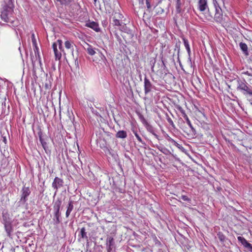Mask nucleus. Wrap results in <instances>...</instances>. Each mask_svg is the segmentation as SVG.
Segmentation results:
<instances>
[{
  "mask_svg": "<svg viewBox=\"0 0 252 252\" xmlns=\"http://www.w3.org/2000/svg\"><path fill=\"white\" fill-rule=\"evenodd\" d=\"M59 48L61 50H62L63 48L62 44H61V45H59Z\"/></svg>",
  "mask_w": 252,
  "mask_h": 252,
  "instance_id": "obj_49",
  "label": "nucleus"
},
{
  "mask_svg": "<svg viewBox=\"0 0 252 252\" xmlns=\"http://www.w3.org/2000/svg\"><path fill=\"white\" fill-rule=\"evenodd\" d=\"M189 61L191 62V60H190V58H189Z\"/></svg>",
  "mask_w": 252,
  "mask_h": 252,
  "instance_id": "obj_56",
  "label": "nucleus"
},
{
  "mask_svg": "<svg viewBox=\"0 0 252 252\" xmlns=\"http://www.w3.org/2000/svg\"><path fill=\"white\" fill-rule=\"evenodd\" d=\"M182 117L184 119V120L187 122V124L189 126H192L190 121H189L187 115L186 114H183V115L182 116Z\"/></svg>",
  "mask_w": 252,
  "mask_h": 252,
  "instance_id": "obj_30",
  "label": "nucleus"
},
{
  "mask_svg": "<svg viewBox=\"0 0 252 252\" xmlns=\"http://www.w3.org/2000/svg\"><path fill=\"white\" fill-rule=\"evenodd\" d=\"M126 132L124 130L119 131L116 134V137L118 138H125L126 137Z\"/></svg>",
  "mask_w": 252,
  "mask_h": 252,
  "instance_id": "obj_23",
  "label": "nucleus"
},
{
  "mask_svg": "<svg viewBox=\"0 0 252 252\" xmlns=\"http://www.w3.org/2000/svg\"><path fill=\"white\" fill-rule=\"evenodd\" d=\"M71 211H72L69 210L66 211L65 216L66 218H68L69 216L70 213H71Z\"/></svg>",
  "mask_w": 252,
  "mask_h": 252,
  "instance_id": "obj_45",
  "label": "nucleus"
},
{
  "mask_svg": "<svg viewBox=\"0 0 252 252\" xmlns=\"http://www.w3.org/2000/svg\"><path fill=\"white\" fill-rule=\"evenodd\" d=\"M100 149L103 150L106 155L110 156L112 157H115V153H114V151L110 149L109 147L106 146L104 144H100Z\"/></svg>",
  "mask_w": 252,
  "mask_h": 252,
  "instance_id": "obj_11",
  "label": "nucleus"
},
{
  "mask_svg": "<svg viewBox=\"0 0 252 252\" xmlns=\"http://www.w3.org/2000/svg\"><path fill=\"white\" fill-rule=\"evenodd\" d=\"M162 63L164 65V61H163L162 60Z\"/></svg>",
  "mask_w": 252,
  "mask_h": 252,
  "instance_id": "obj_52",
  "label": "nucleus"
},
{
  "mask_svg": "<svg viewBox=\"0 0 252 252\" xmlns=\"http://www.w3.org/2000/svg\"><path fill=\"white\" fill-rule=\"evenodd\" d=\"M63 186V180L58 177H55L52 183V187L55 189V193H57L59 189Z\"/></svg>",
  "mask_w": 252,
  "mask_h": 252,
  "instance_id": "obj_8",
  "label": "nucleus"
},
{
  "mask_svg": "<svg viewBox=\"0 0 252 252\" xmlns=\"http://www.w3.org/2000/svg\"><path fill=\"white\" fill-rule=\"evenodd\" d=\"M183 40L184 41V45L188 51V53L189 56H190V49L189 41H188V39H186L185 38H183Z\"/></svg>",
  "mask_w": 252,
  "mask_h": 252,
  "instance_id": "obj_25",
  "label": "nucleus"
},
{
  "mask_svg": "<svg viewBox=\"0 0 252 252\" xmlns=\"http://www.w3.org/2000/svg\"><path fill=\"white\" fill-rule=\"evenodd\" d=\"M213 2H214V4L216 9V7H217V8L220 7V6H219V5L218 3L217 2V1H216V0H214Z\"/></svg>",
  "mask_w": 252,
  "mask_h": 252,
  "instance_id": "obj_44",
  "label": "nucleus"
},
{
  "mask_svg": "<svg viewBox=\"0 0 252 252\" xmlns=\"http://www.w3.org/2000/svg\"><path fill=\"white\" fill-rule=\"evenodd\" d=\"M150 63H151V64H152V63L153 64L151 66V69H152V70L153 71V68L154 67L155 63H156V60L154 59L153 61V60L151 61Z\"/></svg>",
  "mask_w": 252,
  "mask_h": 252,
  "instance_id": "obj_41",
  "label": "nucleus"
},
{
  "mask_svg": "<svg viewBox=\"0 0 252 252\" xmlns=\"http://www.w3.org/2000/svg\"><path fill=\"white\" fill-rule=\"evenodd\" d=\"M21 200L26 202L27 200V197L31 193L30 189L29 187H23L22 190H21Z\"/></svg>",
  "mask_w": 252,
  "mask_h": 252,
  "instance_id": "obj_10",
  "label": "nucleus"
},
{
  "mask_svg": "<svg viewBox=\"0 0 252 252\" xmlns=\"http://www.w3.org/2000/svg\"><path fill=\"white\" fill-rule=\"evenodd\" d=\"M171 125H173V122H172V121H171Z\"/></svg>",
  "mask_w": 252,
  "mask_h": 252,
  "instance_id": "obj_53",
  "label": "nucleus"
},
{
  "mask_svg": "<svg viewBox=\"0 0 252 252\" xmlns=\"http://www.w3.org/2000/svg\"><path fill=\"white\" fill-rule=\"evenodd\" d=\"M101 24L104 27H106L108 26V22L106 19H105L102 21Z\"/></svg>",
  "mask_w": 252,
  "mask_h": 252,
  "instance_id": "obj_37",
  "label": "nucleus"
},
{
  "mask_svg": "<svg viewBox=\"0 0 252 252\" xmlns=\"http://www.w3.org/2000/svg\"><path fill=\"white\" fill-rule=\"evenodd\" d=\"M239 46L241 50L243 51V53L246 55H249V52L248 50V46L247 45L243 42H240L239 44Z\"/></svg>",
  "mask_w": 252,
  "mask_h": 252,
  "instance_id": "obj_19",
  "label": "nucleus"
},
{
  "mask_svg": "<svg viewBox=\"0 0 252 252\" xmlns=\"http://www.w3.org/2000/svg\"><path fill=\"white\" fill-rule=\"evenodd\" d=\"M123 17L122 14L120 13H115L113 17L110 18V24L109 25V30L111 33V31H114L117 29L119 30L123 22H121L120 19Z\"/></svg>",
  "mask_w": 252,
  "mask_h": 252,
  "instance_id": "obj_4",
  "label": "nucleus"
},
{
  "mask_svg": "<svg viewBox=\"0 0 252 252\" xmlns=\"http://www.w3.org/2000/svg\"><path fill=\"white\" fill-rule=\"evenodd\" d=\"M70 121L72 123V124L74 126H75V125H76V123L74 122V118H73V121H71V120H70Z\"/></svg>",
  "mask_w": 252,
  "mask_h": 252,
  "instance_id": "obj_47",
  "label": "nucleus"
},
{
  "mask_svg": "<svg viewBox=\"0 0 252 252\" xmlns=\"http://www.w3.org/2000/svg\"><path fill=\"white\" fill-rule=\"evenodd\" d=\"M129 29V28L126 26V24L123 23L119 30L122 32H124V33H126V32Z\"/></svg>",
  "mask_w": 252,
  "mask_h": 252,
  "instance_id": "obj_29",
  "label": "nucleus"
},
{
  "mask_svg": "<svg viewBox=\"0 0 252 252\" xmlns=\"http://www.w3.org/2000/svg\"><path fill=\"white\" fill-rule=\"evenodd\" d=\"M163 11H164V10H163V9H162V10H161V12H163Z\"/></svg>",
  "mask_w": 252,
  "mask_h": 252,
  "instance_id": "obj_55",
  "label": "nucleus"
},
{
  "mask_svg": "<svg viewBox=\"0 0 252 252\" xmlns=\"http://www.w3.org/2000/svg\"><path fill=\"white\" fill-rule=\"evenodd\" d=\"M102 55L101 58L103 59V58L105 60H106L105 57L103 55Z\"/></svg>",
  "mask_w": 252,
  "mask_h": 252,
  "instance_id": "obj_50",
  "label": "nucleus"
},
{
  "mask_svg": "<svg viewBox=\"0 0 252 252\" xmlns=\"http://www.w3.org/2000/svg\"><path fill=\"white\" fill-rule=\"evenodd\" d=\"M6 98H4V101L2 103V111L4 113L6 112V108H7V109L9 110V102L7 101V103L6 102Z\"/></svg>",
  "mask_w": 252,
  "mask_h": 252,
  "instance_id": "obj_24",
  "label": "nucleus"
},
{
  "mask_svg": "<svg viewBox=\"0 0 252 252\" xmlns=\"http://www.w3.org/2000/svg\"><path fill=\"white\" fill-rule=\"evenodd\" d=\"M129 29V28L126 26V24L123 23L119 30L122 32H124V33H126V32Z\"/></svg>",
  "mask_w": 252,
  "mask_h": 252,
  "instance_id": "obj_28",
  "label": "nucleus"
},
{
  "mask_svg": "<svg viewBox=\"0 0 252 252\" xmlns=\"http://www.w3.org/2000/svg\"><path fill=\"white\" fill-rule=\"evenodd\" d=\"M94 2H96V0H94Z\"/></svg>",
  "mask_w": 252,
  "mask_h": 252,
  "instance_id": "obj_58",
  "label": "nucleus"
},
{
  "mask_svg": "<svg viewBox=\"0 0 252 252\" xmlns=\"http://www.w3.org/2000/svg\"><path fill=\"white\" fill-rule=\"evenodd\" d=\"M2 5L0 17L4 22L13 23V20L11 18L13 14V9L10 1Z\"/></svg>",
  "mask_w": 252,
  "mask_h": 252,
  "instance_id": "obj_1",
  "label": "nucleus"
},
{
  "mask_svg": "<svg viewBox=\"0 0 252 252\" xmlns=\"http://www.w3.org/2000/svg\"><path fill=\"white\" fill-rule=\"evenodd\" d=\"M242 74H246V75H247L250 76H252V72H250L248 71H246L243 72L242 73Z\"/></svg>",
  "mask_w": 252,
  "mask_h": 252,
  "instance_id": "obj_40",
  "label": "nucleus"
},
{
  "mask_svg": "<svg viewBox=\"0 0 252 252\" xmlns=\"http://www.w3.org/2000/svg\"><path fill=\"white\" fill-rule=\"evenodd\" d=\"M5 229L6 232H7L8 236H10L12 230L11 223H10L9 222H6L5 223Z\"/></svg>",
  "mask_w": 252,
  "mask_h": 252,
  "instance_id": "obj_20",
  "label": "nucleus"
},
{
  "mask_svg": "<svg viewBox=\"0 0 252 252\" xmlns=\"http://www.w3.org/2000/svg\"><path fill=\"white\" fill-rule=\"evenodd\" d=\"M134 133H135V135L136 137H137V140L139 141V142H142V139L140 137V136L137 134V133L136 131H134L133 130Z\"/></svg>",
  "mask_w": 252,
  "mask_h": 252,
  "instance_id": "obj_38",
  "label": "nucleus"
},
{
  "mask_svg": "<svg viewBox=\"0 0 252 252\" xmlns=\"http://www.w3.org/2000/svg\"><path fill=\"white\" fill-rule=\"evenodd\" d=\"M218 235L219 239V240H220L221 242H223V241H224V236H223V234H219Z\"/></svg>",
  "mask_w": 252,
  "mask_h": 252,
  "instance_id": "obj_39",
  "label": "nucleus"
},
{
  "mask_svg": "<svg viewBox=\"0 0 252 252\" xmlns=\"http://www.w3.org/2000/svg\"><path fill=\"white\" fill-rule=\"evenodd\" d=\"M87 51L88 53L91 56L94 55L95 53V51L94 49L92 48L91 45H89L88 48L87 49Z\"/></svg>",
  "mask_w": 252,
  "mask_h": 252,
  "instance_id": "obj_27",
  "label": "nucleus"
},
{
  "mask_svg": "<svg viewBox=\"0 0 252 252\" xmlns=\"http://www.w3.org/2000/svg\"><path fill=\"white\" fill-rule=\"evenodd\" d=\"M73 209V201L72 200H69V203H68L67 210L69 211H72Z\"/></svg>",
  "mask_w": 252,
  "mask_h": 252,
  "instance_id": "obj_31",
  "label": "nucleus"
},
{
  "mask_svg": "<svg viewBox=\"0 0 252 252\" xmlns=\"http://www.w3.org/2000/svg\"><path fill=\"white\" fill-rule=\"evenodd\" d=\"M57 1H59L61 4H68L70 3L72 0H57Z\"/></svg>",
  "mask_w": 252,
  "mask_h": 252,
  "instance_id": "obj_32",
  "label": "nucleus"
},
{
  "mask_svg": "<svg viewBox=\"0 0 252 252\" xmlns=\"http://www.w3.org/2000/svg\"><path fill=\"white\" fill-rule=\"evenodd\" d=\"M57 42L58 43V45H61V44H62V41L60 39H58L57 40Z\"/></svg>",
  "mask_w": 252,
  "mask_h": 252,
  "instance_id": "obj_46",
  "label": "nucleus"
},
{
  "mask_svg": "<svg viewBox=\"0 0 252 252\" xmlns=\"http://www.w3.org/2000/svg\"><path fill=\"white\" fill-rule=\"evenodd\" d=\"M64 44H65V47L67 49H70L71 47V44L70 42L68 40L66 41L64 43Z\"/></svg>",
  "mask_w": 252,
  "mask_h": 252,
  "instance_id": "obj_36",
  "label": "nucleus"
},
{
  "mask_svg": "<svg viewBox=\"0 0 252 252\" xmlns=\"http://www.w3.org/2000/svg\"><path fill=\"white\" fill-rule=\"evenodd\" d=\"M180 49L178 48V53H179Z\"/></svg>",
  "mask_w": 252,
  "mask_h": 252,
  "instance_id": "obj_54",
  "label": "nucleus"
},
{
  "mask_svg": "<svg viewBox=\"0 0 252 252\" xmlns=\"http://www.w3.org/2000/svg\"><path fill=\"white\" fill-rule=\"evenodd\" d=\"M176 1V12L177 14L182 15L184 10L181 8V0H175Z\"/></svg>",
  "mask_w": 252,
  "mask_h": 252,
  "instance_id": "obj_17",
  "label": "nucleus"
},
{
  "mask_svg": "<svg viewBox=\"0 0 252 252\" xmlns=\"http://www.w3.org/2000/svg\"><path fill=\"white\" fill-rule=\"evenodd\" d=\"M52 47L53 48V50L54 52L55 59L56 60H60L61 58L62 54L61 53L60 51H59L57 49V43L54 42L52 45Z\"/></svg>",
  "mask_w": 252,
  "mask_h": 252,
  "instance_id": "obj_15",
  "label": "nucleus"
},
{
  "mask_svg": "<svg viewBox=\"0 0 252 252\" xmlns=\"http://www.w3.org/2000/svg\"><path fill=\"white\" fill-rule=\"evenodd\" d=\"M139 3H141L142 4H144V0H139Z\"/></svg>",
  "mask_w": 252,
  "mask_h": 252,
  "instance_id": "obj_48",
  "label": "nucleus"
},
{
  "mask_svg": "<svg viewBox=\"0 0 252 252\" xmlns=\"http://www.w3.org/2000/svg\"><path fill=\"white\" fill-rule=\"evenodd\" d=\"M181 198L183 200H184L185 201H187L189 203H190L191 201L190 198L185 195H181Z\"/></svg>",
  "mask_w": 252,
  "mask_h": 252,
  "instance_id": "obj_34",
  "label": "nucleus"
},
{
  "mask_svg": "<svg viewBox=\"0 0 252 252\" xmlns=\"http://www.w3.org/2000/svg\"><path fill=\"white\" fill-rule=\"evenodd\" d=\"M38 135H39V141L41 142L42 147L43 148L44 150L47 151L49 148L48 144L49 143V141L51 140V137L49 133V128H41V127H39L38 128Z\"/></svg>",
  "mask_w": 252,
  "mask_h": 252,
  "instance_id": "obj_2",
  "label": "nucleus"
},
{
  "mask_svg": "<svg viewBox=\"0 0 252 252\" xmlns=\"http://www.w3.org/2000/svg\"><path fill=\"white\" fill-rule=\"evenodd\" d=\"M237 89L240 91L244 95L252 97V87L248 84L245 79L241 80L238 78Z\"/></svg>",
  "mask_w": 252,
  "mask_h": 252,
  "instance_id": "obj_3",
  "label": "nucleus"
},
{
  "mask_svg": "<svg viewBox=\"0 0 252 252\" xmlns=\"http://www.w3.org/2000/svg\"><path fill=\"white\" fill-rule=\"evenodd\" d=\"M198 5L199 10L201 12L208 9L207 0H199Z\"/></svg>",
  "mask_w": 252,
  "mask_h": 252,
  "instance_id": "obj_13",
  "label": "nucleus"
},
{
  "mask_svg": "<svg viewBox=\"0 0 252 252\" xmlns=\"http://www.w3.org/2000/svg\"><path fill=\"white\" fill-rule=\"evenodd\" d=\"M0 121H1V120L0 119Z\"/></svg>",
  "mask_w": 252,
  "mask_h": 252,
  "instance_id": "obj_60",
  "label": "nucleus"
},
{
  "mask_svg": "<svg viewBox=\"0 0 252 252\" xmlns=\"http://www.w3.org/2000/svg\"><path fill=\"white\" fill-rule=\"evenodd\" d=\"M156 88L150 81L147 78V77L144 78V91L145 94H147L152 91L153 89H155Z\"/></svg>",
  "mask_w": 252,
  "mask_h": 252,
  "instance_id": "obj_7",
  "label": "nucleus"
},
{
  "mask_svg": "<svg viewBox=\"0 0 252 252\" xmlns=\"http://www.w3.org/2000/svg\"><path fill=\"white\" fill-rule=\"evenodd\" d=\"M191 129H193V127H190Z\"/></svg>",
  "mask_w": 252,
  "mask_h": 252,
  "instance_id": "obj_57",
  "label": "nucleus"
},
{
  "mask_svg": "<svg viewBox=\"0 0 252 252\" xmlns=\"http://www.w3.org/2000/svg\"><path fill=\"white\" fill-rule=\"evenodd\" d=\"M222 11L220 7H216L214 19L217 22L221 23L222 21Z\"/></svg>",
  "mask_w": 252,
  "mask_h": 252,
  "instance_id": "obj_12",
  "label": "nucleus"
},
{
  "mask_svg": "<svg viewBox=\"0 0 252 252\" xmlns=\"http://www.w3.org/2000/svg\"><path fill=\"white\" fill-rule=\"evenodd\" d=\"M238 241L240 242L245 248H247L250 252H252V245L249 243L246 239L243 237L239 236L237 237Z\"/></svg>",
  "mask_w": 252,
  "mask_h": 252,
  "instance_id": "obj_9",
  "label": "nucleus"
},
{
  "mask_svg": "<svg viewBox=\"0 0 252 252\" xmlns=\"http://www.w3.org/2000/svg\"><path fill=\"white\" fill-rule=\"evenodd\" d=\"M146 3L147 8L148 9H150L151 7L150 0H146Z\"/></svg>",
  "mask_w": 252,
  "mask_h": 252,
  "instance_id": "obj_42",
  "label": "nucleus"
},
{
  "mask_svg": "<svg viewBox=\"0 0 252 252\" xmlns=\"http://www.w3.org/2000/svg\"><path fill=\"white\" fill-rule=\"evenodd\" d=\"M32 45L33 46V50L35 53V55L36 58H37L39 60V62L40 64L41 63V58L39 55V48L37 46L36 40L34 36V34L32 33Z\"/></svg>",
  "mask_w": 252,
  "mask_h": 252,
  "instance_id": "obj_6",
  "label": "nucleus"
},
{
  "mask_svg": "<svg viewBox=\"0 0 252 252\" xmlns=\"http://www.w3.org/2000/svg\"><path fill=\"white\" fill-rule=\"evenodd\" d=\"M151 128H152V127H147V129L149 130H151Z\"/></svg>",
  "mask_w": 252,
  "mask_h": 252,
  "instance_id": "obj_51",
  "label": "nucleus"
},
{
  "mask_svg": "<svg viewBox=\"0 0 252 252\" xmlns=\"http://www.w3.org/2000/svg\"><path fill=\"white\" fill-rule=\"evenodd\" d=\"M125 33L126 35H124L125 38H126L129 41L132 39L134 36V32L132 30L129 29Z\"/></svg>",
  "mask_w": 252,
  "mask_h": 252,
  "instance_id": "obj_18",
  "label": "nucleus"
},
{
  "mask_svg": "<svg viewBox=\"0 0 252 252\" xmlns=\"http://www.w3.org/2000/svg\"><path fill=\"white\" fill-rule=\"evenodd\" d=\"M72 56H73V57H74V54H73V53H72Z\"/></svg>",
  "mask_w": 252,
  "mask_h": 252,
  "instance_id": "obj_59",
  "label": "nucleus"
},
{
  "mask_svg": "<svg viewBox=\"0 0 252 252\" xmlns=\"http://www.w3.org/2000/svg\"><path fill=\"white\" fill-rule=\"evenodd\" d=\"M75 64L77 67H79V62L78 61V58H74Z\"/></svg>",
  "mask_w": 252,
  "mask_h": 252,
  "instance_id": "obj_43",
  "label": "nucleus"
},
{
  "mask_svg": "<svg viewBox=\"0 0 252 252\" xmlns=\"http://www.w3.org/2000/svg\"><path fill=\"white\" fill-rule=\"evenodd\" d=\"M85 228L82 227L80 230V235H81V238L88 240V237L87 236V232L85 231Z\"/></svg>",
  "mask_w": 252,
  "mask_h": 252,
  "instance_id": "obj_26",
  "label": "nucleus"
},
{
  "mask_svg": "<svg viewBox=\"0 0 252 252\" xmlns=\"http://www.w3.org/2000/svg\"><path fill=\"white\" fill-rule=\"evenodd\" d=\"M61 206V200L60 199H57L55 201L54 204H53V211H54V216L56 219V223H59L60 222V217L61 216V213H60V208Z\"/></svg>",
  "mask_w": 252,
  "mask_h": 252,
  "instance_id": "obj_5",
  "label": "nucleus"
},
{
  "mask_svg": "<svg viewBox=\"0 0 252 252\" xmlns=\"http://www.w3.org/2000/svg\"><path fill=\"white\" fill-rule=\"evenodd\" d=\"M137 115L140 121L142 122V124L145 126H150L147 120L144 118L143 115L140 113H137Z\"/></svg>",
  "mask_w": 252,
  "mask_h": 252,
  "instance_id": "obj_21",
  "label": "nucleus"
},
{
  "mask_svg": "<svg viewBox=\"0 0 252 252\" xmlns=\"http://www.w3.org/2000/svg\"><path fill=\"white\" fill-rule=\"evenodd\" d=\"M107 252H110L112 251V247L114 245L113 237L109 236L107 239Z\"/></svg>",
  "mask_w": 252,
  "mask_h": 252,
  "instance_id": "obj_16",
  "label": "nucleus"
},
{
  "mask_svg": "<svg viewBox=\"0 0 252 252\" xmlns=\"http://www.w3.org/2000/svg\"><path fill=\"white\" fill-rule=\"evenodd\" d=\"M168 141L169 142H170V143L172 144L173 145L177 147L178 148V149H179L180 150H183L184 149L183 147L181 145L177 143V142L174 141V140L172 139L171 138L169 137V138H168Z\"/></svg>",
  "mask_w": 252,
  "mask_h": 252,
  "instance_id": "obj_22",
  "label": "nucleus"
},
{
  "mask_svg": "<svg viewBox=\"0 0 252 252\" xmlns=\"http://www.w3.org/2000/svg\"><path fill=\"white\" fill-rule=\"evenodd\" d=\"M86 26L93 29L96 32H99L100 31L98 24L95 22H89L86 23Z\"/></svg>",
  "mask_w": 252,
  "mask_h": 252,
  "instance_id": "obj_14",
  "label": "nucleus"
},
{
  "mask_svg": "<svg viewBox=\"0 0 252 252\" xmlns=\"http://www.w3.org/2000/svg\"><path fill=\"white\" fill-rule=\"evenodd\" d=\"M113 32L114 33V35L117 38V40L120 43H121L122 41L121 38L120 36L118 35L116 30H114V31H111V32Z\"/></svg>",
  "mask_w": 252,
  "mask_h": 252,
  "instance_id": "obj_33",
  "label": "nucleus"
},
{
  "mask_svg": "<svg viewBox=\"0 0 252 252\" xmlns=\"http://www.w3.org/2000/svg\"><path fill=\"white\" fill-rule=\"evenodd\" d=\"M177 108L179 111V112L181 113V116H182L183 115V114H186L185 110L179 105H178L177 107Z\"/></svg>",
  "mask_w": 252,
  "mask_h": 252,
  "instance_id": "obj_35",
  "label": "nucleus"
}]
</instances>
